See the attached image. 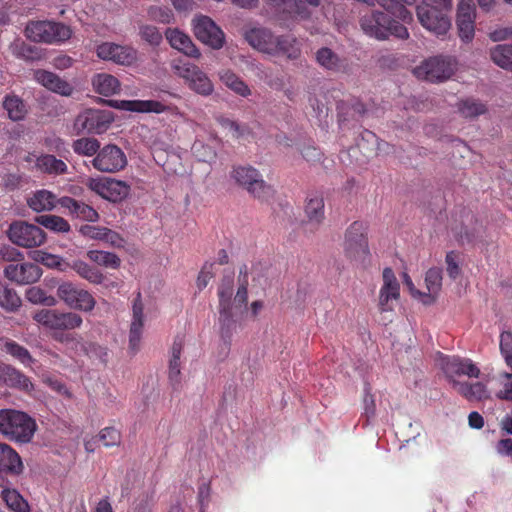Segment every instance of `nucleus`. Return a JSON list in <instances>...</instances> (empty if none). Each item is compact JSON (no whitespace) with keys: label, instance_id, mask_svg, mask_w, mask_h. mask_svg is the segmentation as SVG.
Listing matches in <instances>:
<instances>
[{"label":"nucleus","instance_id":"nucleus-1","mask_svg":"<svg viewBox=\"0 0 512 512\" xmlns=\"http://www.w3.org/2000/svg\"><path fill=\"white\" fill-rule=\"evenodd\" d=\"M37 425L33 418L14 409L0 410V433L10 441L28 443Z\"/></svg>","mask_w":512,"mask_h":512},{"label":"nucleus","instance_id":"nucleus-2","mask_svg":"<svg viewBox=\"0 0 512 512\" xmlns=\"http://www.w3.org/2000/svg\"><path fill=\"white\" fill-rule=\"evenodd\" d=\"M343 254L352 264L365 265L371 253L368 242V227L362 221L352 222L344 233Z\"/></svg>","mask_w":512,"mask_h":512},{"label":"nucleus","instance_id":"nucleus-3","mask_svg":"<svg viewBox=\"0 0 512 512\" xmlns=\"http://www.w3.org/2000/svg\"><path fill=\"white\" fill-rule=\"evenodd\" d=\"M360 26L365 34L378 40H385L390 36L399 39L409 37L408 30L404 25L380 11H371L363 15L360 19Z\"/></svg>","mask_w":512,"mask_h":512},{"label":"nucleus","instance_id":"nucleus-4","mask_svg":"<svg viewBox=\"0 0 512 512\" xmlns=\"http://www.w3.org/2000/svg\"><path fill=\"white\" fill-rule=\"evenodd\" d=\"M234 291V278L231 275L224 276L218 286L219 299V325L220 336L226 345L231 344L232 336L236 330V321L232 312V295Z\"/></svg>","mask_w":512,"mask_h":512},{"label":"nucleus","instance_id":"nucleus-5","mask_svg":"<svg viewBox=\"0 0 512 512\" xmlns=\"http://www.w3.org/2000/svg\"><path fill=\"white\" fill-rule=\"evenodd\" d=\"M456 64L455 58L438 55L424 60L413 72L418 79L438 83L449 79L454 74Z\"/></svg>","mask_w":512,"mask_h":512},{"label":"nucleus","instance_id":"nucleus-6","mask_svg":"<svg viewBox=\"0 0 512 512\" xmlns=\"http://www.w3.org/2000/svg\"><path fill=\"white\" fill-rule=\"evenodd\" d=\"M25 35L34 42L59 43L68 40L72 31L69 26L53 21H31L25 28Z\"/></svg>","mask_w":512,"mask_h":512},{"label":"nucleus","instance_id":"nucleus-7","mask_svg":"<svg viewBox=\"0 0 512 512\" xmlns=\"http://www.w3.org/2000/svg\"><path fill=\"white\" fill-rule=\"evenodd\" d=\"M231 177L238 185L245 188L259 200H267L274 193L273 188L262 179L259 171L252 166L233 167Z\"/></svg>","mask_w":512,"mask_h":512},{"label":"nucleus","instance_id":"nucleus-8","mask_svg":"<svg viewBox=\"0 0 512 512\" xmlns=\"http://www.w3.org/2000/svg\"><path fill=\"white\" fill-rule=\"evenodd\" d=\"M7 236L13 244L23 248L39 247L46 241L44 230L22 220L14 221L9 225Z\"/></svg>","mask_w":512,"mask_h":512},{"label":"nucleus","instance_id":"nucleus-9","mask_svg":"<svg viewBox=\"0 0 512 512\" xmlns=\"http://www.w3.org/2000/svg\"><path fill=\"white\" fill-rule=\"evenodd\" d=\"M33 319L53 332L74 330L83 323V319L79 314L75 312H61L56 309H41L34 314Z\"/></svg>","mask_w":512,"mask_h":512},{"label":"nucleus","instance_id":"nucleus-10","mask_svg":"<svg viewBox=\"0 0 512 512\" xmlns=\"http://www.w3.org/2000/svg\"><path fill=\"white\" fill-rule=\"evenodd\" d=\"M174 73L184 79L188 87L194 92L208 96L213 92V84L205 72L190 62L178 61L173 65Z\"/></svg>","mask_w":512,"mask_h":512},{"label":"nucleus","instance_id":"nucleus-11","mask_svg":"<svg viewBox=\"0 0 512 512\" xmlns=\"http://www.w3.org/2000/svg\"><path fill=\"white\" fill-rule=\"evenodd\" d=\"M57 296L69 308L83 312H91L96 305L93 295L72 282L65 281L58 285Z\"/></svg>","mask_w":512,"mask_h":512},{"label":"nucleus","instance_id":"nucleus-12","mask_svg":"<svg viewBox=\"0 0 512 512\" xmlns=\"http://www.w3.org/2000/svg\"><path fill=\"white\" fill-rule=\"evenodd\" d=\"M448 12L431 7L429 4H421L416 8L417 17L421 25L437 36L446 35L451 27Z\"/></svg>","mask_w":512,"mask_h":512},{"label":"nucleus","instance_id":"nucleus-13","mask_svg":"<svg viewBox=\"0 0 512 512\" xmlns=\"http://www.w3.org/2000/svg\"><path fill=\"white\" fill-rule=\"evenodd\" d=\"M87 187L110 202H120L130 193V186L120 180L111 178H88Z\"/></svg>","mask_w":512,"mask_h":512},{"label":"nucleus","instance_id":"nucleus-14","mask_svg":"<svg viewBox=\"0 0 512 512\" xmlns=\"http://www.w3.org/2000/svg\"><path fill=\"white\" fill-rule=\"evenodd\" d=\"M91 164L100 172L115 173L125 168L127 158L117 145L108 144L100 148L96 156L91 160Z\"/></svg>","mask_w":512,"mask_h":512},{"label":"nucleus","instance_id":"nucleus-15","mask_svg":"<svg viewBox=\"0 0 512 512\" xmlns=\"http://www.w3.org/2000/svg\"><path fill=\"white\" fill-rule=\"evenodd\" d=\"M281 20L303 21L312 16L313 6L305 0H264Z\"/></svg>","mask_w":512,"mask_h":512},{"label":"nucleus","instance_id":"nucleus-16","mask_svg":"<svg viewBox=\"0 0 512 512\" xmlns=\"http://www.w3.org/2000/svg\"><path fill=\"white\" fill-rule=\"evenodd\" d=\"M193 29L196 38L202 43L220 49L224 44V33L208 16H198L193 20Z\"/></svg>","mask_w":512,"mask_h":512},{"label":"nucleus","instance_id":"nucleus-17","mask_svg":"<svg viewBox=\"0 0 512 512\" xmlns=\"http://www.w3.org/2000/svg\"><path fill=\"white\" fill-rule=\"evenodd\" d=\"M113 120L110 111L86 109L77 117V124L88 133L102 134L108 130Z\"/></svg>","mask_w":512,"mask_h":512},{"label":"nucleus","instance_id":"nucleus-18","mask_svg":"<svg viewBox=\"0 0 512 512\" xmlns=\"http://www.w3.org/2000/svg\"><path fill=\"white\" fill-rule=\"evenodd\" d=\"M97 56L106 61L129 66L136 62L137 51L130 46H122L111 42H103L97 46Z\"/></svg>","mask_w":512,"mask_h":512},{"label":"nucleus","instance_id":"nucleus-19","mask_svg":"<svg viewBox=\"0 0 512 512\" xmlns=\"http://www.w3.org/2000/svg\"><path fill=\"white\" fill-rule=\"evenodd\" d=\"M383 285L379 291L378 309L381 313L394 309L393 301L400 297V284L390 267H386L382 273Z\"/></svg>","mask_w":512,"mask_h":512},{"label":"nucleus","instance_id":"nucleus-20","mask_svg":"<svg viewBox=\"0 0 512 512\" xmlns=\"http://www.w3.org/2000/svg\"><path fill=\"white\" fill-rule=\"evenodd\" d=\"M4 275L7 279L19 285H28L37 282L42 269L34 263L9 264L4 269Z\"/></svg>","mask_w":512,"mask_h":512},{"label":"nucleus","instance_id":"nucleus-21","mask_svg":"<svg viewBox=\"0 0 512 512\" xmlns=\"http://www.w3.org/2000/svg\"><path fill=\"white\" fill-rule=\"evenodd\" d=\"M475 5L472 0H461L458 5L456 24L459 37L469 42L474 37L475 32Z\"/></svg>","mask_w":512,"mask_h":512},{"label":"nucleus","instance_id":"nucleus-22","mask_svg":"<svg viewBox=\"0 0 512 512\" xmlns=\"http://www.w3.org/2000/svg\"><path fill=\"white\" fill-rule=\"evenodd\" d=\"M443 371L453 386L455 377L468 376L470 378H478L480 369L472 362V360L460 357H447L443 362Z\"/></svg>","mask_w":512,"mask_h":512},{"label":"nucleus","instance_id":"nucleus-23","mask_svg":"<svg viewBox=\"0 0 512 512\" xmlns=\"http://www.w3.org/2000/svg\"><path fill=\"white\" fill-rule=\"evenodd\" d=\"M108 104L111 107L138 113L161 114L169 110L166 104L156 100H109Z\"/></svg>","mask_w":512,"mask_h":512},{"label":"nucleus","instance_id":"nucleus-24","mask_svg":"<svg viewBox=\"0 0 512 512\" xmlns=\"http://www.w3.org/2000/svg\"><path fill=\"white\" fill-rule=\"evenodd\" d=\"M144 306L142 303L141 293L138 292L136 298L133 301L132 306V322L129 332V348L133 354H135L140 347V341L144 326Z\"/></svg>","mask_w":512,"mask_h":512},{"label":"nucleus","instance_id":"nucleus-25","mask_svg":"<svg viewBox=\"0 0 512 512\" xmlns=\"http://www.w3.org/2000/svg\"><path fill=\"white\" fill-rule=\"evenodd\" d=\"M245 40L254 49L271 55L272 51H275L274 41L276 35L271 30L264 27H254L244 33Z\"/></svg>","mask_w":512,"mask_h":512},{"label":"nucleus","instance_id":"nucleus-26","mask_svg":"<svg viewBox=\"0 0 512 512\" xmlns=\"http://www.w3.org/2000/svg\"><path fill=\"white\" fill-rule=\"evenodd\" d=\"M58 204L68 210L71 216L80 220L87 222H97L99 220V213L92 206L72 197H61L59 198Z\"/></svg>","mask_w":512,"mask_h":512},{"label":"nucleus","instance_id":"nucleus-27","mask_svg":"<svg viewBox=\"0 0 512 512\" xmlns=\"http://www.w3.org/2000/svg\"><path fill=\"white\" fill-rule=\"evenodd\" d=\"M34 78L38 83L54 93L62 96H70L73 93L74 88L72 85L53 72L39 69L34 72Z\"/></svg>","mask_w":512,"mask_h":512},{"label":"nucleus","instance_id":"nucleus-28","mask_svg":"<svg viewBox=\"0 0 512 512\" xmlns=\"http://www.w3.org/2000/svg\"><path fill=\"white\" fill-rule=\"evenodd\" d=\"M184 336L177 335L174 338L171 347V357L169 360V371L168 377L169 382L173 390H178L181 387V369H180V357L184 347Z\"/></svg>","mask_w":512,"mask_h":512},{"label":"nucleus","instance_id":"nucleus-29","mask_svg":"<svg viewBox=\"0 0 512 512\" xmlns=\"http://www.w3.org/2000/svg\"><path fill=\"white\" fill-rule=\"evenodd\" d=\"M166 38L170 45L187 56L198 58L200 52L188 35L178 29H167Z\"/></svg>","mask_w":512,"mask_h":512},{"label":"nucleus","instance_id":"nucleus-30","mask_svg":"<svg viewBox=\"0 0 512 512\" xmlns=\"http://www.w3.org/2000/svg\"><path fill=\"white\" fill-rule=\"evenodd\" d=\"M275 51L271 52L273 56H284L287 59H297L301 54L300 43L293 35H280L275 37Z\"/></svg>","mask_w":512,"mask_h":512},{"label":"nucleus","instance_id":"nucleus-31","mask_svg":"<svg viewBox=\"0 0 512 512\" xmlns=\"http://www.w3.org/2000/svg\"><path fill=\"white\" fill-rule=\"evenodd\" d=\"M453 388L468 401H483L490 397L486 385L482 382H460L453 380Z\"/></svg>","mask_w":512,"mask_h":512},{"label":"nucleus","instance_id":"nucleus-32","mask_svg":"<svg viewBox=\"0 0 512 512\" xmlns=\"http://www.w3.org/2000/svg\"><path fill=\"white\" fill-rule=\"evenodd\" d=\"M59 199H57L56 195L46 189H40L33 192L27 198V205L33 211L40 213L44 211H52Z\"/></svg>","mask_w":512,"mask_h":512},{"label":"nucleus","instance_id":"nucleus-33","mask_svg":"<svg viewBox=\"0 0 512 512\" xmlns=\"http://www.w3.org/2000/svg\"><path fill=\"white\" fill-rule=\"evenodd\" d=\"M0 471L18 475L23 471V463L18 453L9 445L0 443Z\"/></svg>","mask_w":512,"mask_h":512},{"label":"nucleus","instance_id":"nucleus-34","mask_svg":"<svg viewBox=\"0 0 512 512\" xmlns=\"http://www.w3.org/2000/svg\"><path fill=\"white\" fill-rule=\"evenodd\" d=\"M305 214L307 217L306 226H310L309 230L314 231L324 219L323 198L320 196L308 198L305 205Z\"/></svg>","mask_w":512,"mask_h":512},{"label":"nucleus","instance_id":"nucleus-35","mask_svg":"<svg viewBox=\"0 0 512 512\" xmlns=\"http://www.w3.org/2000/svg\"><path fill=\"white\" fill-rule=\"evenodd\" d=\"M36 169L50 175H62L67 172V165L61 159L51 154L36 157Z\"/></svg>","mask_w":512,"mask_h":512},{"label":"nucleus","instance_id":"nucleus-36","mask_svg":"<svg viewBox=\"0 0 512 512\" xmlns=\"http://www.w3.org/2000/svg\"><path fill=\"white\" fill-rule=\"evenodd\" d=\"M92 85L94 90L103 96H111L120 91V82L113 75L100 73L93 77Z\"/></svg>","mask_w":512,"mask_h":512},{"label":"nucleus","instance_id":"nucleus-37","mask_svg":"<svg viewBox=\"0 0 512 512\" xmlns=\"http://www.w3.org/2000/svg\"><path fill=\"white\" fill-rule=\"evenodd\" d=\"M3 372L4 379L1 382V386L19 388L26 391L32 388L29 378L11 365L5 364Z\"/></svg>","mask_w":512,"mask_h":512},{"label":"nucleus","instance_id":"nucleus-38","mask_svg":"<svg viewBox=\"0 0 512 512\" xmlns=\"http://www.w3.org/2000/svg\"><path fill=\"white\" fill-rule=\"evenodd\" d=\"M316 60L320 66L333 72H339L345 68L344 60L327 47L317 51Z\"/></svg>","mask_w":512,"mask_h":512},{"label":"nucleus","instance_id":"nucleus-39","mask_svg":"<svg viewBox=\"0 0 512 512\" xmlns=\"http://www.w3.org/2000/svg\"><path fill=\"white\" fill-rule=\"evenodd\" d=\"M1 499L6 506L13 512H29L28 502L16 489L5 488L1 491Z\"/></svg>","mask_w":512,"mask_h":512},{"label":"nucleus","instance_id":"nucleus-40","mask_svg":"<svg viewBox=\"0 0 512 512\" xmlns=\"http://www.w3.org/2000/svg\"><path fill=\"white\" fill-rule=\"evenodd\" d=\"M72 269L83 279L93 284H101L105 277L99 269L90 266L84 261L76 260L71 265Z\"/></svg>","mask_w":512,"mask_h":512},{"label":"nucleus","instance_id":"nucleus-41","mask_svg":"<svg viewBox=\"0 0 512 512\" xmlns=\"http://www.w3.org/2000/svg\"><path fill=\"white\" fill-rule=\"evenodd\" d=\"M220 79L227 87L242 97H247L251 94L248 85L231 70L221 72Z\"/></svg>","mask_w":512,"mask_h":512},{"label":"nucleus","instance_id":"nucleus-42","mask_svg":"<svg viewBox=\"0 0 512 512\" xmlns=\"http://www.w3.org/2000/svg\"><path fill=\"white\" fill-rule=\"evenodd\" d=\"M2 350L26 366H30L33 363V358L29 351L14 340L5 339Z\"/></svg>","mask_w":512,"mask_h":512},{"label":"nucleus","instance_id":"nucleus-43","mask_svg":"<svg viewBox=\"0 0 512 512\" xmlns=\"http://www.w3.org/2000/svg\"><path fill=\"white\" fill-rule=\"evenodd\" d=\"M36 223L56 233H67L70 224L63 217L57 215H40L35 218Z\"/></svg>","mask_w":512,"mask_h":512},{"label":"nucleus","instance_id":"nucleus-44","mask_svg":"<svg viewBox=\"0 0 512 512\" xmlns=\"http://www.w3.org/2000/svg\"><path fill=\"white\" fill-rule=\"evenodd\" d=\"M30 258L37 263H41L48 268H57L61 271L65 270L67 266L64 259L60 256L50 254L42 250H34L30 253Z\"/></svg>","mask_w":512,"mask_h":512},{"label":"nucleus","instance_id":"nucleus-45","mask_svg":"<svg viewBox=\"0 0 512 512\" xmlns=\"http://www.w3.org/2000/svg\"><path fill=\"white\" fill-rule=\"evenodd\" d=\"M87 257L98 265L113 269H117L121 265L120 258L116 254L107 251L90 250L87 252Z\"/></svg>","mask_w":512,"mask_h":512},{"label":"nucleus","instance_id":"nucleus-46","mask_svg":"<svg viewBox=\"0 0 512 512\" xmlns=\"http://www.w3.org/2000/svg\"><path fill=\"white\" fill-rule=\"evenodd\" d=\"M426 287L429 291L430 302L435 301L436 295L442 288V270L440 268H430L425 276Z\"/></svg>","mask_w":512,"mask_h":512},{"label":"nucleus","instance_id":"nucleus-47","mask_svg":"<svg viewBox=\"0 0 512 512\" xmlns=\"http://www.w3.org/2000/svg\"><path fill=\"white\" fill-rule=\"evenodd\" d=\"M73 151L82 156H94L100 150V142L95 138L83 137L72 144Z\"/></svg>","mask_w":512,"mask_h":512},{"label":"nucleus","instance_id":"nucleus-48","mask_svg":"<svg viewBox=\"0 0 512 512\" xmlns=\"http://www.w3.org/2000/svg\"><path fill=\"white\" fill-rule=\"evenodd\" d=\"M21 305V299L17 293L5 283L0 282V306L7 311H15Z\"/></svg>","mask_w":512,"mask_h":512},{"label":"nucleus","instance_id":"nucleus-49","mask_svg":"<svg viewBox=\"0 0 512 512\" xmlns=\"http://www.w3.org/2000/svg\"><path fill=\"white\" fill-rule=\"evenodd\" d=\"M3 107L7 111L9 118L13 121L21 120L25 116V105L17 96H6Z\"/></svg>","mask_w":512,"mask_h":512},{"label":"nucleus","instance_id":"nucleus-50","mask_svg":"<svg viewBox=\"0 0 512 512\" xmlns=\"http://www.w3.org/2000/svg\"><path fill=\"white\" fill-rule=\"evenodd\" d=\"M376 3L382 6L387 12L398 16L403 21L412 19L411 13L396 0H372L370 6H374Z\"/></svg>","mask_w":512,"mask_h":512},{"label":"nucleus","instance_id":"nucleus-51","mask_svg":"<svg viewBox=\"0 0 512 512\" xmlns=\"http://www.w3.org/2000/svg\"><path fill=\"white\" fill-rule=\"evenodd\" d=\"M26 298L33 304H43L46 306H55L57 300L52 295H47L46 292L39 287H31L26 291Z\"/></svg>","mask_w":512,"mask_h":512},{"label":"nucleus","instance_id":"nucleus-52","mask_svg":"<svg viewBox=\"0 0 512 512\" xmlns=\"http://www.w3.org/2000/svg\"><path fill=\"white\" fill-rule=\"evenodd\" d=\"M248 300V273L247 267L244 266L240 269L239 274V287L237 289L234 303L236 306L246 305Z\"/></svg>","mask_w":512,"mask_h":512},{"label":"nucleus","instance_id":"nucleus-53","mask_svg":"<svg viewBox=\"0 0 512 512\" xmlns=\"http://www.w3.org/2000/svg\"><path fill=\"white\" fill-rule=\"evenodd\" d=\"M461 114L465 117H476L486 112V106L474 99H466L459 105Z\"/></svg>","mask_w":512,"mask_h":512},{"label":"nucleus","instance_id":"nucleus-54","mask_svg":"<svg viewBox=\"0 0 512 512\" xmlns=\"http://www.w3.org/2000/svg\"><path fill=\"white\" fill-rule=\"evenodd\" d=\"M218 122L223 128L228 129L236 139L251 133V129L248 125H240L229 118L221 117L218 119Z\"/></svg>","mask_w":512,"mask_h":512},{"label":"nucleus","instance_id":"nucleus-55","mask_svg":"<svg viewBox=\"0 0 512 512\" xmlns=\"http://www.w3.org/2000/svg\"><path fill=\"white\" fill-rule=\"evenodd\" d=\"M500 352L506 365L512 371V332L503 331L500 334Z\"/></svg>","mask_w":512,"mask_h":512},{"label":"nucleus","instance_id":"nucleus-56","mask_svg":"<svg viewBox=\"0 0 512 512\" xmlns=\"http://www.w3.org/2000/svg\"><path fill=\"white\" fill-rule=\"evenodd\" d=\"M13 54H15L19 58H23L26 60H34L38 58L39 55L35 47L26 44L24 41L17 40L12 46Z\"/></svg>","mask_w":512,"mask_h":512},{"label":"nucleus","instance_id":"nucleus-57","mask_svg":"<svg viewBox=\"0 0 512 512\" xmlns=\"http://www.w3.org/2000/svg\"><path fill=\"white\" fill-rule=\"evenodd\" d=\"M148 15L151 20L163 24H169L173 20L172 10L164 6H151Z\"/></svg>","mask_w":512,"mask_h":512},{"label":"nucleus","instance_id":"nucleus-58","mask_svg":"<svg viewBox=\"0 0 512 512\" xmlns=\"http://www.w3.org/2000/svg\"><path fill=\"white\" fill-rule=\"evenodd\" d=\"M99 439L105 447L116 446L121 442V433L114 427H106L100 431Z\"/></svg>","mask_w":512,"mask_h":512},{"label":"nucleus","instance_id":"nucleus-59","mask_svg":"<svg viewBox=\"0 0 512 512\" xmlns=\"http://www.w3.org/2000/svg\"><path fill=\"white\" fill-rule=\"evenodd\" d=\"M140 35L142 39L151 45H159L162 41V35L159 30L152 25H143L140 27Z\"/></svg>","mask_w":512,"mask_h":512},{"label":"nucleus","instance_id":"nucleus-60","mask_svg":"<svg viewBox=\"0 0 512 512\" xmlns=\"http://www.w3.org/2000/svg\"><path fill=\"white\" fill-rule=\"evenodd\" d=\"M101 241L115 248H123L126 243L125 239L118 232L106 227L104 228Z\"/></svg>","mask_w":512,"mask_h":512},{"label":"nucleus","instance_id":"nucleus-61","mask_svg":"<svg viewBox=\"0 0 512 512\" xmlns=\"http://www.w3.org/2000/svg\"><path fill=\"white\" fill-rule=\"evenodd\" d=\"M457 259H458V254L455 251H450L446 254L445 261H446V265H447V267H446L447 274L453 280H455L460 275V272H461V269L458 265Z\"/></svg>","mask_w":512,"mask_h":512},{"label":"nucleus","instance_id":"nucleus-62","mask_svg":"<svg viewBox=\"0 0 512 512\" xmlns=\"http://www.w3.org/2000/svg\"><path fill=\"white\" fill-rule=\"evenodd\" d=\"M210 495H211V487L209 483H202L198 487V503L200 506L199 512H205L206 507L208 506V503L210 501Z\"/></svg>","mask_w":512,"mask_h":512},{"label":"nucleus","instance_id":"nucleus-63","mask_svg":"<svg viewBox=\"0 0 512 512\" xmlns=\"http://www.w3.org/2000/svg\"><path fill=\"white\" fill-rule=\"evenodd\" d=\"M300 152L303 158L311 163L319 162L323 156L321 150L313 145L304 146Z\"/></svg>","mask_w":512,"mask_h":512},{"label":"nucleus","instance_id":"nucleus-64","mask_svg":"<svg viewBox=\"0 0 512 512\" xmlns=\"http://www.w3.org/2000/svg\"><path fill=\"white\" fill-rule=\"evenodd\" d=\"M104 228L105 227L85 224L80 227L79 232L87 238L102 240Z\"/></svg>","mask_w":512,"mask_h":512}]
</instances>
